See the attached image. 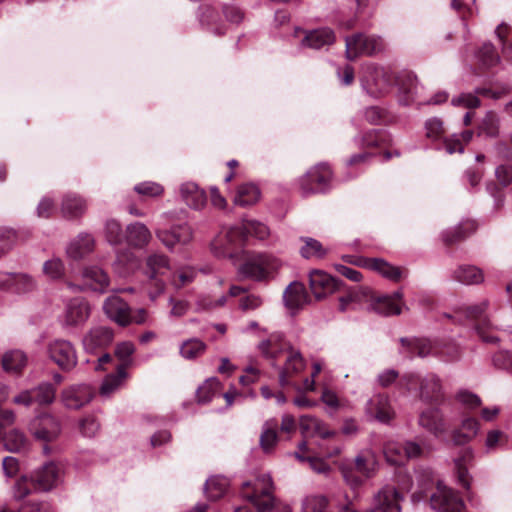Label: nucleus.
<instances>
[{"label": "nucleus", "mask_w": 512, "mask_h": 512, "mask_svg": "<svg viewBox=\"0 0 512 512\" xmlns=\"http://www.w3.org/2000/svg\"><path fill=\"white\" fill-rule=\"evenodd\" d=\"M282 264V261L271 253H250L239 267V274L254 281H266L277 274Z\"/></svg>", "instance_id": "f257e3e1"}, {"label": "nucleus", "mask_w": 512, "mask_h": 512, "mask_svg": "<svg viewBox=\"0 0 512 512\" xmlns=\"http://www.w3.org/2000/svg\"><path fill=\"white\" fill-rule=\"evenodd\" d=\"M273 482L269 474H261L251 483L242 484V495L250 501L257 512H270L274 506Z\"/></svg>", "instance_id": "f03ea898"}, {"label": "nucleus", "mask_w": 512, "mask_h": 512, "mask_svg": "<svg viewBox=\"0 0 512 512\" xmlns=\"http://www.w3.org/2000/svg\"><path fill=\"white\" fill-rule=\"evenodd\" d=\"M345 57L350 61L360 56L372 57L385 51L384 39L376 34L355 33L345 37Z\"/></svg>", "instance_id": "7ed1b4c3"}, {"label": "nucleus", "mask_w": 512, "mask_h": 512, "mask_svg": "<svg viewBox=\"0 0 512 512\" xmlns=\"http://www.w3.org/2000/svg\"><path fill=\"white\" fill-rule=\"evenodd\" d=\"M28 430L34 439L45 443L43 453L47 455L51 452V448L47 444L55 442L60 437L62 423L57 416L42 412L30 421Z\"/></svg>", "instance_id": "20e7f679"}, {"label": "nucleus", "mask_w": 512, "mask_h": 512, "mask_svg": "<svg viewBox=\"0 0 512 512\" xmlns=\"http://www.w3.org/2000/svg\"><path fill=\"white\" fill-rule=\"evenodd\" d=\"M360 83L369 96L380 98L389 92L392 80L387 70L370 63L363 67Z\"/></svg>", "instance_id": "39448f33"}, {"label": "nucleus", "mask_w": 512, "mask_h": 512, "mask_svg": "<svg viewBox=\"0 0 512 512\" xmlns=\"http://www.w3.org/2000/svg\"><path fill=\"white\" fill-rule=\"evenodd\" d=\"M244 232L238 225L223 228L211 242V250L220 258H235L244 245Z\"/></svg>", "instance_id": "423d86ee"}, {"label": "nucleus", "mask_w": 512, "mask_h": 512, "mask_svg": "<svg viewBox=\"0 0 512 512\" xmlns=\"http://www.w3.org/2000/svg\"><path fill=\"white\" fill-rule=\"evenodd\" d=\"M171 270L169 259L161 253L150 254L145 261L144 274L148 277L150 285L154 290H149V297L155 300L159 296L165 286L163 277Z\"/></svg>", "instance_id": "0eeeda50"}, {"label": "nucleus", "mask_w": 512, "mask_h": 512, "mask_svg": "<svg viewBox=\"0 0 512 512\" xmlns=\"http://www.w3.org/2000/svg\"><path fill=\"white\" fill-rule=\"evenodd\" d=\"M332 179V172L327 164L321 163L311 168L298 180L299 191L303 197L324 192Z\"/></svg>", "instance_id": "6e6552de"}, {"label": "nucleus", "mask_w": 512, "mask_h": 512, "mask_svg": "<svg viewBox=\"0 0 512 512\" xmlns=\"http://www.w3.org/2000/svg\"><path fill=\"white\" fill-rule=\"evenodd\" d=\"M368 296L371 308L384 317L399 316L404 309H408L404 302V294L401 289L392 294L380 296H376L370 292Z\"/></svg>", "instance_id": "1a4fd4ad"}, {"label": "nucleus", "mask_w": 512, "mask_h": 512, "mask_svg": "<svg viewBox=\"0 0 512 512\" xmlns=\"http://www.w3.org/2000/svg\"><path fill=\"white\" fill-rule=\"evenodd\" d=\"M404 500L403 494L392 485L383 486L372 499V507L364 512H401V502Z\"/></svg>", "instance_id": "9d476101"}, {"label": "nucleus", "mask_w": 512, "mask_h": 512, "mask_svg": "<svg viewBox=\"0 0 512 512\" xmlns=\"http://www.w3.org/2000/svg\"><path fill=\"white\" fill-rule=\"evenodd\" d=\"M37 289L36 280L26 273L0 274V290L17 295H26Z\"/></svg>", "instance_id": "9b49d317"}, {"label": "nucleus", "mask_w": 512, "mask_h": 512, "mask_svg": "<svg viewBox=\"0 0 512 512\" xmlns=\"http://www.w3.org/2000/svg\"><path fill=\"white\" fill-rule=\"evenodd\" d=\"M342 281L322 270H313L309 274V286L316 300H323L338 291Z\"/></svg>", "instance_id": "f8f14e48"}, {"label": "nucleus", "mask_w": 512, "mask_h": 512, "mask_svg": "<svg viewBox=\"0 0 512 512\" xmlns=\"http://www.w3.org/2000/svg\"><path fill=\"white\" fill-rule=\"evenodd\" d=\"M430 504L438 512H458L464 506L463 501L440 481L437 482L436 492L431 495Z\"/></svg>", "instance_id": "ddd939ff"}, {"label": "nucleus", "mask_w": 512, "mask_h": 512, "mask_svg": "<svg viewBox=\"0 0 512 512\" xmlns=\"http://www.w3.org/2000/svg\"><path fill=\"white\" fill-rule=\"evenodd\" d=\"M51 359L63 370H70L77 364V356L72 344L66 340H55L49 345Z\"/></svg>", "instance_id": "4468645a"}, {"label": "nucleus", "mask_w": 512, "mask_h": 512, "mask_svg": "<svg viewBox=\"0 0 512 512\" xmlns=\"http://www.w3.org/2000/svg\"><path fill=\"white\" fill-rule=\"evenodd\" d=\"M62 479V468L55 462H47L33 474L32 480L38 489L50 491Z\"/></svg>", "instance_id": "2eb2a0df"}, {"label": "nucleus", "mask_w": 512, "mask_h": 512, "mask_svg": "<svg viewBox=\"0 0 512 512\" xmlns=\"http://www.w3.org/2000/svg\"><path fill=\"white\" fill-rule=\"evenodd\" d=\"M94 397V390L87 384L72 385L62 392V402L69 409H80Z\"/></svg>", "instance_id": "dca6fc26"}, {"label": "nucleus", "mask_w": 512, "mask_h": 512, "mask_svg": "<svg viewBox=\"0 0 512 512\" xmlns=\"http://www.w3.org/2000/svg\"><path fill=\"white\" fill-rule=\"evenodd\" d=\"M115 337L114 331L105 325L93 327L82 340L84 349L87 352L94 353L99 349L109 346Z\"/></svg>", "instance_id": "f3484780"}, {"label": "nucleus", "mask_w": 512, "mask_h": 512, "mask_svg": "<svg viewBox=\"0 0 512 512\" xmlns=\"http://www.w3.org/2000/svg\"><path fill=\"white\" fill-rule=\"evenodd\" d=\"M155 234L168 249L177 244H187L192 239V230L187 224L174 225L170 229H157Z\"/></svg>", "instance_id": "a211bd4d"}, {"label": "nucleus", "mask_w": 512, "mask_h": 512, "mask_svg": "<svg viewBox=\"0 0 512 512\" xmlns=\"http://www.w3.org/2000/svg\"><path fill=\"white\" fill-rule=\"evenodd\" d=\"M283 300L286 308L290 310V315L294 316L298 310L302 309L310 301V297L302 283L292 282L285 289Z\"/></svg>", "instance_id": "6ab92c4d"}, {"label": "nucleus", "mask_w": 512, "mask_h": 512, "mask_svg": "<svg viewBox=\"0 0 512 512\" xmlns=\"http://www.w3.org/2000/svg\"><path fill=\"white\" fill-rule=\"evenodd\" d=\"M94 249V237L88 233H79L66 247V255L68 258L78 261L90 255Z\"/></svg>", "instance_id": "aec40b11"}, {"label": "nucleus", "mask_w": 512, "mask_h": 512, "mask_svg": "<svg viewBox=\"0 0 512 512\" xmlns=\"http://www.w3.org/2000/svg\"><path fill=\"white\" fill-rule=\"evenodd\" d=\"M366 413L382 423H388L394 415L389 398L383 394L374 395L366 404Z\"/></svg>", "instance_id": "412c9836"}, {"label": "nucleus", "mask_w": 512, "mask_h": 512, "mask_svg": "<svg viewBox=\"0 0 512 512\" xmlns=\"http://www.w3.org/2000/svg\"><path fill=\"white\" fill-rule=\"evenodd\" d=\"M82 278L87 287L100 293H104L110 284L108 274L96 265L85 267L82 271Z\"/></svg>", "instance_id": "4be33fe9"}, {"label": "nucleus", "mask_w": 512, "mask_h": 512, "mask_svg": "<svg viewBox=\"0 0 512 512\" xmlns=\"http://www.w3.org/2000/svg\"><path fill=\"white\" fill-rule=\"evenodd\" d=\"M334 42V31L325 27L305 32L300 45L303 48L321 49L324 46L332 45Z\"/></svg>", "instance_id": "5701e85b"}, {"label": "nucleus", "mask_w": 512, "mask_h": 512, "mask_svg": "<svg viewBox=\"0 0 512 512\" xmlns=\"http://www.w3.org/2000/svg\"><path fill=\"white\" fill-rule=\"evenodd\" d=\"M152 238V234L148 227L141 222L129 224L125 230V241L131 247L142 249L145 248Z\"/></svg>", "instance_id": "b1692460"}, {"label": "nucleus", "mask_w": 512, "mask_h": 512, "mask_svg": "<svg viewBox=\"0 0 512 512\" xmlns=\"http://www.w3.org/2000/svg\"><path fill=\"white\" fill-rule=\"evenodd\" d=\"M419 425L435 436L446 432L445 420L438 408L423 411L419 416Z\"/></svg>", "instance_id": "393cba45"}, {"label": "nucleus", "mask_w": 512, "mask_h": 512, "mask_svg": "<svg viewBox=\"0 0 512 512\" xmlns=\"http://www.w3.org/2000/svg\"><path fill=\"white\" fill-rule=\"evenodd\" d=\"M357 265L367 267L381 274L383 277L397 282L402 277V270L381 258H366L357 262Z\"/></svg>", "instance_id": "a878e982"}, {"label": "nucleus", "mask_w": 512, "mask_h": 512, "mask_svg": "<svg viewBox=\"0 0 512 512\" xmlns=\"http://www.w3.org/2000/svg\"><path fill=\"white\" fill-rule=\"evenodd\" d=\"M352 466L364 478L368 479L375 475L378 469V459L374 451L365 449L356 455Z\"/></svg>", "instance_id": "bb28decb"}, {"label": "nucleus", "mask_w": 512, "mask_h": 512, "mask_svg": "<svg viewBox=\"0 0 512 512\" xmlns=\"http://www.w3.org/2000/svg\"><path fill=\"white\" fill-rule=\"evenodd\" d=\"M103 310L109 320H131V309L117 295H112L104 301Z\"/></svg>", "instance_id": "cd10ccee"}, {"label": "nucleus", "mask_w": 512, "mask_h": 512, "mask_svg": "<svg viewBox=\"0 0 512 512\" xmlns=\"http://www.w3.org/2000/svg\"><path fill=\"white\" fill-rule=\"evenodd\" d=\"M180 195L183 201L193 209H201L205 206L207 197L204 190L194 182H185L180 186Z\"/></svg>", "instance_id": "c85d7f7f"}, {"label": "nucleus", "mask_w": 512, "mask_h": 512, "mask_svg": "<svg viewBox=\"0 0 512 512\" xmlns=\"http://www.w3.org/2000/svg\"><path fill=\"white\" fill-rule=\"evenodd\" d=\"M300 430L307 437L319 436L325 439L335 435L321 420L307 415L300 417Z\"/></svg>", "instance_id": "c756f323"}, {"label": "nucleus", "mask_w": 512, "mask_h": 512, "mask_svg": "<svg viewBox=\"0 0 512 512\" xmlns=\"http://www.w3.org/2000/svg\"><path fill=\"white\" fill-rule=\"evenodd\" d=\"M86 201L80 195L67 193L62 200L61 212L67 219L81 217L86 211Z\"/></svg>", "instance_id": "7c9ffc66"}, {"label": "nucleus", "mask_w": 512, "mask_h": 512, "mask_svg": "<svg viewBox=\"0 0 512 512\" xmlns=\"http://www.w3.org/2000/svg\"><path fill=\"white\" fill-rule=\"evenodd\" d=\"M442 385L438 376L429 374L421 380L420 398L427 402L439 401L442 398Z\"/></svg>", "instance_id": "2f4dec72"}, {"label": "nucleus", "mask_w": 512, "mask_h": 512, "mask_svg": "<svg viewBox=\"0 0 512 512\" xmlns=\"http://www.w3.org/2000/svg\"><path fill=\"white\" fill-rule=\"evenodd\" d=\"M473 460V451L471 448H464L454 460L457 479L460 485L465 489L470 488V477L467 465Z\"/></svg>", "instance_id": "473e14b6"}, {"label": "nucleus", "mask_w": 512, "mask_h": 512, "mask_svg": "<svg viewBox=\"0 0 512 512\" xmlns=\"http://www.w3.org/2000/svg\"><path fill=\"white\" fill-rule=\"evenodd\" d=\"M65 311L67 320H87L91 316V307L82 297L69 300Z\"/></svg>", "instance_id": "72a5a7b5"}, {"label": "nucleus", "mask_w": 512, "mask_h": 512, "mask_svg": "<svg viewBox=\"0 0 512 512\" xmlns=\"http://www.w3.org/2000/svg\"><path fill=\"white\" fill-rule=\"evenodd\" d=\"M476 230V224L474 221H464L460 223L459 225L455 226L454 228L448 229L445 232H443L442 237L443 241L447 245L454 244L456 242H459L463 239H465L467 236H469L471 233H473Z\"/></svg>", "instance_id": "f704fd0d"}, {"label": "nucleus", "mask_w": 512, "mask_h": 512, "mask_svg": "<svg viewBox=\"0 0 512 512\" xmlns=\"http://www.w3.org/2000/svg\"><path fill=\"white\" fill-rule=\"evenodd\" d=\"M27 364L26 355L20 350H11L2 357V367L7 373L18 374Z\"/></svg>", "instance_id": "c9c22d12"}, {"label": "nucleus", "mask_w": 512, "mask_h": 512, "mask_svg": "<svg viewBox=\"0 0 512 512\" xmlns=\"http://www.w3.org/2000/svg\"><path fill=\"white\" fill-rule=\"evenodd\" d=\"M127 378L126 370L124 366H118L116 373L109 374L103 380L100 387V395L103 397H110L116 390H118L124 380Z\"/></svg>", "instance_id": "e433bc0d"}, {"label": "nucleus", "mask_w": 512, "mask_h": 512, "mask_svg": "<svg viewBox=\"0 0 512 512\" xmlns=\"http://www.w3.org/2000/svg\"><path fill=\"white\" fill-rule=\"evenodd\" d=\"M278 424L275 420L266 421L260 435V447L265 453H269L276 446L278 441Z\"/></svg>", "instance_id": "4c0bfd02"}, {"label": "nucleus", "mask_w": 512, "mask_h": 512, "mask_svg": "<svg viewBox=\"0 0 512 512\" xmlns=\"http://www.w3.org/2000/svg\"><path fill=\"white\" fill-rule=\"evenodd\" d=\"M473 137V131L466 130L461 134H453L446 138L443 142V149L448 154L463 153L464 146L468 144Z\"/></svg>", "instance_id": "58836bf2"}, {"label": "nucleus", "mask_w": 512, "mask_h": 512, "mask_svg": "<svg viewBox=\"0 0 512 512\" xmlns=\"http://www.w3.org/2000/svg\"><path fill=\"white\" fill-rule=\"evenodd\" d=\"M383 454L386 462L390 465L400 466L406 462L403 445L399 442H386L383 447Z\"/></svg>", "instance_id": "ea45409f"}, {"label": "nucleus", "mask_w": 512, "mask_h": 512, "mask_svg": "<svg viewBox=\"0 0 512 512\" xmlns=\"http://www.w3.org/2000/svg\"><path fill=\"white\" fill-rule=\"evenodd\" d=\"M479 424L474 418H466L462 421L461 430L453 433V441L455 444H464L470 441L478 432Z\"/></svg>", "instance_id": "a19ab883"}, {"label": "nucleus", "mask_w": 512, "mask_h": 512, "mask_svg": "<svg viewBox=\"0 0 512 512\" xmlns=\"http://www.w3.org/2000/svg\"><path fill=\"white\" fill-rule=\"evenodd\" d=\"M477 63L481 68L487 69L499 63L500 57L491 43H484L475 53Z\"/></svg>", "instance_id": "79ce46f5"}, {"label": "nucleus", "mask_w": 512, "mask_h": 512, "mask_svg": "<svg viewBox=\"0 0 512 512\" xmlns=\"http://www.w3.org/2000/svg\"><path fill=\"white\" fill-rule=\"evenodd\" d=\"M370 293L369 288H359L357 290H351L346 295L338 298L337 310L340 312H346L354 309V306L360 302L362 297H367Z\"/></svg>", "instance_id": "37998d69"}, {"label": "nucleus", "mask_w": 512, "mask_h": 512, "mask_svg": "<svg viewBox=\"0 0 512 512\" xmlns=\"http://www.w3.org/2000/svg\"><path fill=\"white\" fill-rule=\"evenodd\" d=\"M454 277L463 284H478L483 280V273L475 266L463 265L454 272Z\"/></svg>", "instance_id": "c03bdc74"}, {"label": "nucleus", "mask_w": 512, "mask_h": 512, "mask_svg": "<svg viewBox=\"0 0 512 512\" xmlns=\"http://www.w3.org/2000/svg\"><path fill=\"white\" fill-rule=\"evenodd\" d=\"M260 192L254 184H244L238 188L235 196V203L240 206H249L256 203L259 199Z\"/></svg>", "instance_id": "a18cd8bd"}, {"label": "nucleus", "mask_w": 512, "mask_h": 512, "mask_svg": "<svg viewBox=\"0 0 512 512\" xmlns=\"http://www.w3.org/2000/svg\"><path fill=\"white\" fill-rule=\"evenodd\" d=\"M228 485V479L225 477H211L206 481L205 493L209 499L217 500L225 494Z\"/></svg>", "instance_id": "49530a36"}, {"label": "nucleus", "mask_w": 512, "mask_h": 512, "mask_svg": "<svg viewBox=\"0 0 512 512\" xmlns=\"http://www.w3.org/2000/svg\"><path fill=\"white\" fill-rule=\"evenodd\" d=\"M399 91L401 93L399 102L402 105H409L417 98V78L412 75H407L405 81L400 84Z\"/></svg>", "instance_id": "de8ad7c7"}, {"label": "nucleus", "mask_w": 512, "mask_h": 512, "mask_svg": "<svg viewBox=\"0 0 512 512\" xmlns=\"http://www.w3.org/2000/svg\"><path fill=\"white\" fill-rule=\"evenodd\" d=\"M238 227L244 232V241L248 236H253L259 240H264L269 235L268 227L265 224L255 220L243 221L241 224H238Z\"/></svg>", "instance_id": "09e8293b"}, {"label": "nucleus", "mask_w": 512, "mask_h": 512, "mask_svg": "<svg viewBox=\"0 0 512 512\" xmlns=\"http://www.w3.org/2000/svg\"><path fill=\"white\" fill-rule=\"evenodd\" d=\"M200 10L201 24L207 26L215 35L224 34V26L216 25V20L218 19V14L216 10L209 5L201 6Z\"/></svg>", "instance_id": "8fccbe9b"}, {"label": "nucleus", "mask_w": 512, "mask_h": 512, "mask_svg": "<svg viewBox=\"0 0 512 512\" xmlns=\"http://www.w3.org/2000/svg\"><path fill=\"white\" fill-rule=\"evenodd\" d=\"M4 446L10 452H21L27 446V438L23 432L13 429L7 433L4 438Z\"/></svg>", "instance_id": "3c124183"}, {"label": "nucleus", "mask_w": 512, "mask_h": 512, "mask_svg": "<svg viewBox=\"0 0 512 512\" xmlns=\"http://www.w3.org/2000/svg\"><path fill=\"white\" fill-rule=\"evenodd\" d=\"M104 235L106 240L111 245L122 244L125 240V234L123 233L120 222L115 219H109L105 222Z\"/></svg>", "instance_id": "603ef678"}, {"label": "nucleus", "mask_w": 512, "mask_h": 512, "mask_svg": "<svg viewBox=\"0 0 512 512\" xmlns=\"http://www.w3.org/2000/svg\"><path fill=\"white\" fill-rule=\"evenodd\" d=\"M31 390L35 403L39 405H50L55 400L56 390L51 383H42Z\"/></svg>", "instance_id": "864d4df0"}, {"label": "nucleus", "mask_w": 512, "mask_h": 512, "mask_svg": "<svg viewBox=\"0 0 512 512\" xmlns=\"http://www.w3.org/2000/svg\"><path fill=\"white\" fill-rule=\"evenodd\" d=\"M301 239L304 241V246L301 248L300 253L304 258H323L326 255V249L318 240L310 237H303Z\"/></svg>", "instance_id": "5fc2aeb1"}, {"label": "nucleus", "mask_w": 512, "mask_h": 512, "mask_svg": "<svg viewBox=\"0 0 512 512\" xmlns=\"http://www.w3.org/2000/svg\"><path fill=\"white\" fill-rule=\"evenodd\" d=\"M479 135L484 134L488 137H497L499 133V119L497 115L489 111L486 113L478 127Z\"/></svg>", "instance_id": "6e6d98bb"}, {"label": "nucleus", "mask_w": 512, "mask_h": 512, "mask_svg": "<svg viewBox=\"0 0 512 512\" xmlns=\"http://www.w3.org/2000/svg\"><path fill=\"white\" fill-rule=\"evenodd\" d=\"M219 381L216 378H211L205 381L198 389H197V401L200 404H206L211 401L214 395L217 393L219 389Z\"/></svg>", "instance_id": "4d7b16f0"}, {"label": "nucleus", "mask_w": 512, "mask_h": 512, "mask_svg": "<svg viewBox=\"0 0 512 512\" xmlns=\"http://www.w3.org/2000/svg\"><path fill=\"white\" fill-rule=\"evenodd\" d=\"M329 505V500L324 495H310L302 502L301 512H325Z\"/></svg>", "instance_id": "13d9d810"}, {"label": "nucleus", "mask_w": 512, "mask_h": 512, "mask_svg": "<svg viewBox=\"0 0 512 512\" xmlns=\"http://www.w3.org/2000/svg\"><path fill=\"white\" fill-rule=\"evenodd\" d=\"M205 349L206 345L199 339H189L182 343L180 347V354L185 359L190 360L203 354Z\"/></svg>", "instance_id": "bf43d9fd"}, {"label": "nucleus", "mask_w": 512, "mask_h": 512, "mask_svg": "<svg viewBox=\"0 0 512 512\" xmlns=\"http://www.w3.org/2000/svg\"><path fill=\"white\" fill-rule=\"evenodd\" d=\"M43 273L53 280L61 279L65 274V265L60 258H52L44 262Z\"/></svg>", "instance_id": "052dcab7"}, {"label": "nucleus", "mask_w": 512, "mask_h": 512, "mask_svg": "<svg viewBox=\"0 0 512 512\" xmlns=\"http://www.w3.org/2000/svg\"><path fill=\"white\" fill-rule=\"evenodd\" d=\"M424 128L426 137L432 141L442 138L445 132L442 120L437 117L427 119Z\"/></svg>", "instance_id": "680f3d73"}, {"label": "nucleus", "mask_w": 512, "mask_h": 512, "mask_svg": "<svg viewBox=\"0 0 512 512\" xmlns=\"http://www.w3.org/2000/svg\"><path fill=\"white\" fill-rule=\"evenodd\" d=\"M134 191L145 197H158L163 194L162 185L152 181H145L134 186Z\"/></svg>", "instance_id": "e2e57ef3"}, {"label": "nucleus", "mask_w": 512, "mask_h": 512, "mask_svg": "<svg viewBox=\"0 0 512 512\" xmlns=\"http://www.w3.org/2000/svg\"><path fill=\"white\" fill-rule=\"evenodd\" d=\"M135 352V346L130 341L118 343L115 348L116 357L122 362L120 366H124V370L131 364V356Z\"/></svg>", "instance_id": "0e129e2a"}, {"label": "nucleus", "mask_w": 512, "mask_h": 512, "mask_svg": "<svg viewBox=\"0 0 512 512\" xmlns=\"http://www.w3.org/2000/svg\"><path fill=\"white\" fill-rule=\"evenodd\" d=\"M451 104L455 107L474 109L480 106L481 101L475 94L462 93L456 97H453Z\"/></svg>", "instance_id": "69168bd1"}, {"label": "nucleus", "mask_w": 512, "mask_h": 512, "mask_svg": "<svg viewBox=\"0 0 512 512\" xmlns=\"http://www.w3.org/2000/svg\"><path fill=\"white\" fill-rule=\"evenodd\" d=\"M305 367V361L298 351H291L290 356L286 360L284 370L291 375L300 373Z\"/></svg>", "instance_id": "338daca9"}, {"label": "nucleus", "mask_w": 512, "mask_h": 512, "mask_svg": "<svg viewBox=\"0 0 512 512\" xmlns=\"http://www.w3.org/2000/svg\"><path fill=\"white\" fill-rule=\"evenodd\" d=\"M295 457L301 462H308L310 468L319 474H326L330 471V466L320 458L316 457H305L299 452L294 453Z\"/></svg>", "instance_id": "774afa93"}]
</instances>
